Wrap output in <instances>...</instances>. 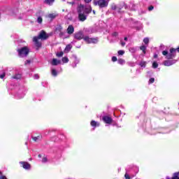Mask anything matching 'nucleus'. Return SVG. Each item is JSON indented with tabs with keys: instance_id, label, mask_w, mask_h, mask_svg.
Wrapping results in <instances>:
<instances>
[{
	"instance_id": "nucleus-1",
	"label": "nucleus",
	"mask_w": 179,
	"mask_h": 179,
	"mask_svg": "<svg viewBox=\"0 0 179 179\" xmlns=\"http://www.w3.org/2000/svg\"><path fill=\"white\" fill-rule=\"evenodd\" d=\"M78 19L80 22H85L87 18V14L92 12V6L90 5L80 4L78 8Z\"/></svg>"
},
{
	"instance_id": "nucleus-2",
	"label": "nucleus",
	"mask_w": 179,
	"mask_h": 179,
	"mask_svg": "<svg viewBox=\"0 0 179 179\" xmlns=\"http://www.w3.org/2000/svg\"><path fill=\"white\" fill-rule=\"evenodd\" d=\"M48 37V34L45 33L44 31H41L38 36L34 37L33 41L36 47V50H38V48H41V43L38 42V40H47Z\"/></svg>"
},
{
	"instance_id": "nucleus-3",
	"label": "nucleus",
	"mask_w": 179,
	"mask_h": 179,
	"mask_svg": "<svg viewBox=\"0 0 179 179\" xmlns=\"http://www.w3.org/2000/svg\"><path fill=\"white\" fill-rule=\"evenodd\" d=\"M18 56L20 58H24L29 55V52H30V49L27 48V46L22 47L20 49H17Z\"/></svg>"
},
{
	"instance_id": "nucleus-4",
	"label": "nucleus",
	"mask_w": 179,
	"mask_h": 179,
	"mask_svg": "<svg viewBox=\"0 0 179 179\" xmlns=\"http://www.w3.org/2000/svg\"><path fill=\"white\" fill-rule=\"evenodd\" d=\"M84 41L87 43V44H97L99 43V38H90V36H85L83 38Z\"/></svg>"
},
{
	"instance_id": "nucleus-5",
	"label": "nucleus",
	"mask_w": 179,
	"mask_h": 179,
	"mask_svg": "<svg viewBox=\"0 0 179 179\" xmlns=\"http://www.w3.org/2000/svg\"><path fill=\"white\" fill-rule=\"evenodd\" d=\"M95 5L99 8H107L108 6V0H99L95 2Z\"/></svg>"
},
{
	"instance_id": "nucleus-6",
	"label": "nucleus",
	"mask_w": 179,
	"mask_h": 179,
	"mask_svg": "<svg viewBox=\"0 0 179 179\" xmlns=\"http://www.w3.org/2000/svg\"><path fill=\"white\" fill-rule=\"evenodd\" d=\"M176 62H177V60H176V59L165 60L163 62V65H164V66H171V65H174V64H176Z\"/></svg>"
},
{
	"instance_id": "nucleus-7",
	"label": "nucleus",
	"mask_w": 179,
	"mask_h": 179,
	"mask_svg": "<svg viewBox=\"0 0 179 179\" xmlns=\"http://www.w3.org/2000/svg\"><path fill=\"white\" fill-rule=\"evenodd\" d=\"M62 25H59L57 28V30H59L60 34L59 36L62 38H69V36H65V32L62 31Z\"/></svg>"
},
{
	"instance_id": "nucleus-8",
	"label": "nucleus",
	"mask_w": 179,
	"mask_h": 179,
	"mask_svg": "<svg viewBox=\"0 0 179 179\" xmlns=\"http://www.w3.org/2000/svg\"><path fill=\"white\" fill-rule=\"evenodd\" d=\"M20 164L22 165V167H23L24 170H30V169H31V166L30 164H29V162H20Z\"/></svg>"
},
{
	"instance_id": "nucleus-9",
	"label": "nucleus",
	"mask_w": 179,
	"mask_h": 179,
	"mask_svg": "<svg viewBox=\"0 0 179 179\" xmlns=\"http://www.w3.org/2000/svg\"><path fill=\"white\" fill-rule=\"evenodd\" d=\"M74 38L76 40H82V38H85L83 37V33L82 31H78L74 34Z\"/></svg>"
},
{
	"instance_id": "nucleus-10",
	"label": "nucleus",
	"mask_w": 179,
	"mask_h": 179,
	"mask_svg": "<svg viewBox=\"0 0 179 179\" xmlns=\"http://www.w3.org/2000/svg\"><path fill=\"white\" fill-rule=\"evenodd\" d=\"M26 88H23L22 91H19L18 94H17V98L18 99H23V97H24V96H26Z\"/></svg>"
},
{
	"instance_id": "nucleus-11",
	"label": "nucleus",
	"mask_w": 179,
	"mask_h": 179,
	"mask_svg": "<svg viewBox=\"0 0 179 179\" xmlns=\"http://www.w3.org/2000/svg\"><path fill=\"white\" fill-rule=\"evenodd\" d=\"M61 64H62V62L57 59H52L51 62V65H52L53 66H57V65H59Z\"/></svg>"
},
{
	"instance_id": "nucleus-12",
	"label": "nucleus",
	"mask_w": 179,
	"mask_h": 179,
	"mask_svg": "<svg viewBox=\"0 0 179 179\" xmlns=\"http://www.w3.org/2000/svg\"><path fill=\"white\" fill-rule=\"evenodd\" d=\"M75 31V28L73 25H69L66 29V33L69 35L73 34V32Z\"/></svg>"
},
{
	"instance_id": "nucleus-13",
	"label": "nucleus",
	"mask_w": 179,
	"mask_h": 179,
	"mask_svg": "<svg viewBox=\"0 0 179 179\" xmlns=\"http://www.w3.org/2000/svg\"><path fill=\"white\" fill-rule=\"evenodd\" d=\"M103 121H104L106 124H111L113 122V119L108 116H103Z\"/></svg>"
},
{
	"instance_id": "nucleus-14",
	"label": "nucleus",
	"mask_w": 179,
	"mask_h": 179,
	"mask_svg": "<svg viewBox=\"0 0 179 179\" xmlns=\"http://www.w3.org/2000/svg\"><path fill=\"white\" fill-rule=\"evenodd\" d=\"M90 125L91 127H92L94 128V129L95 128H97V127H100V122H96V121H94V120H92L90 122Z\"/></svg>"
},
{
	"instance_id": "nucleus-15",
	"label": "nucleus",
	"mask_w": 179,
	"mask_h": 179,
	"mask_svg": "<svg viewBox=\"0 0 179 179\" xmlns=\"http://www.w3.org/2000/svg\"><path fill=\"white\" fill-rule=\"evenodd\" d=\"M73 58H74V61L71 64V66H73V68H76V65L79 64L80 60L79 59H78V57H76V56H73Z\"/></svg>"
},
{
	"instance_id": "nucleus-16",
	"label": "nucleus",
	"mask_w": 179,
	"mask_h": 179,
	"mask_svg": "<svg viewBox=\"0 0 179 179\" xmlns=\"http://www.w3.org/2000/svg\"><path fill=\"white\" fill-rule=\"evenodd\" d=\"M166 179H179V171L178 172H176V173H174L173 174V176L172 178H170L169 176H166Z\"/></svg>"
},
{
	"instance_id": "nucleus-17",
	"label": "nucleus",
	"mask_w": 179,
	"mask_h": 179,
	"mask_svg": "<svg viewBox=\"0 0 179 179\" xmlns=\"http://www.w3.org/2000/svg\"><path fill=\"white\" fill-rule=\"evenodd\" d=\"M166 179H179V171L178 172H176V173H174L173 174V176L172 178H170L169 176H166Z\"/></svg>"
},
{
	"instance_id": "nucleus-18",
	"label": "nucleus",
	"mask_w": 179,
	"mask_h": 179,
	"mask_svg": "<svg viewBox=\"0 0 179 179\" xmlns=\"http://www.w3.org/2000/svg\"><path fill=\"white\" fill-rule=\"evenodd\" d=\"M57 16H58V14L54 13H50L48 15V17H50V19H51L52 20L55 19V17H57Z\"/></svg>"
},
{
	"instance_id": "nucleus-19",
	"label": "nucleus",
	"mask_w": 179,
	"mask_h": 179,
	"mask_svg": "<svg viewBox=\"0 0 179 179\" xmlns=\"http://www.w3.org/2000/svg\"><path fill=\"white\" fill-rule=\"evenodd\" d=\"M62 64H68V62H69V59L68 58V57H64L62 59Z\"/></svg>"
},
{
	"instance_id": "nucleus-20",
	"label": "nucleus",
	"mask_w": 179,
	"mask_h": 179,
	"mask_svg": "<svg viewBox=\"0 0 179 179\" xmlns=\"http://www.w3.org/2000/svg\"><path fill=\"white\" fill-rule=\"evenodd\" d=\"M13 79H16L17 80H19V79H22V74L20 73H17V74H15V76H13L12 77Z\"/></svg>"
},
{
	"instance_id": "nucleus-21",
	"label": "nucleus",
	"mask_w": 179,
	"mask_h": 179,
	"mask_svg": "<svg viewBox=\"0 0 179 179\" xmlns=\"http://www.w3.org/2000/svg\"><path fill=\"white\" fill-rule=\"evenodd\" d=\"M55 2V0H45L44 3H46V5H52Z\"/></svg>"
},
{
	"instance_id": "nucleus-22",
	"label": "nucleus",
	"mask_w": 179,
	"mask_h": 179,
	"mask_svg": "<svg viewBox=\"0 0 179 179\" xmlns=\"http://www.w3.org/2000/svg\"><path fill=\"white\" fill-rule=\"evenodd\" d=\"M72 49L71 45H67L64 49L65 52H69Z\"/></svg>"
},
{
	"instance_id": "nucleus-23",
	"label": "nucleus",
	"mask_w": 179,
	"mask_h": 179,
	"mask_svg": "<svg viewBox=\"0 0 179 179\" xmlns=\"http://www.w3.org/2000/svg\"><path fill=\"white\" fill-rule=\"evenodd\" d=\"M51 73L52 76H57L58 75V71H57L55 69H52Z\"/></svg>"
},
{
	"instance_id": "nucleus-24",
	"label": "nucleus",
	"mask_w": 179,
	"mask_h": 179,
	"mask_svg": "<svg viewBox=\"0 0 179 179\" xmlns=\"http://www.w3.org/2000/svg\"><path fill=\"white\" fill-rule=\"evenodd\" d=\"M140 50H141V51H143V54H146V46L141 45L140 47Z\"/></svg>"
},
{
	"instance_id": "nucleus-25",
	"label": "nucleus",
	"mask_w": 179,
	"mask_h": 179,
	"mask_svg": "<svg viewBox=\"0 0 179 179\" xmlns=\"http://www.w3.org/2000/svg\"><path fill=\"white\" fill-rule=\"evenodd\" d=\"M117 64H120V65H124V64H125V60L123 59H119L117 60Z\"/></svg>"
},
{
	"instance_id": "nucleus-26",
	"label": "nucleus",
	"mask_w": 179,
	"mask_h": 179,
	"mask_svg": "<svg viewBox=\"0 0 179 179\" xmlns=\"http://www.w3.org/2000/svg\"><path fill=\"white\" fill-rule=\"evenodd\" d=\"M33 141H34V142H37V141H40V139H41V136H38L36 137H32Z\"/></svg>"
},
{
	"instance_id": "nucleus-27",
	"label": "nucleus",
	"mask_w": 179,
	"mask_h": 179,
	"mask_svg": "<svg viewBox=\"0 0 179 179\" xmlns=\"http://www.w3.org/2000/svg\"><path fill=\"white\" fill-rule=\"evenodd\" d=\"M37 22L39 23V24H41V23H43V17H41V16H38L37 18Z\"/></svg>"
},
{
	"instance_id": "nucleus-28",
	"label": "nucleus",
	"mask_w": 179,
	"mask_h": 179,
	"mask_svg": "<svg viewBox=\"0 0 179 179\" xmlns=\"http://www.w3.org/2000/svg\"><path fill=\"white\" fill-rule=\"evenodd\" d=\"M143 43L145 45H148L149 44V38H144Z\"/></svg>"
},
{
	"instance_id": "nucleus-29",
	"label": "nucleus",
	"mask_w": 179,
	"mask_h": 179,
	"mask_svg": "<svg viewBox=\"0 0 179 179\" xmlns=\"http://www.w3.org/2000/svg\"><path fill=\"white\" fill-rule=\"evenodd\" d=\"M129 50L132 53L134 54V52H136V48H130Z\"/></svg>"
},
{
	"instance_id": "nucleus-30",
	"label": "nucleus",
	"mask_w": 179,
	"mask_h": 179,
	"mask_svg": "<svg viewBox=\"0 0 179 179\" xmlns=\"http://www.w3.org/2000/svg\"><path fill=\"white\" fill-rule=\"evenodd\" d=\"M140 66H141V68H145L146 66V62H140Z\"/></svg>"
},
{
	"instance_id": "nucleus-31",
	"label": "nucleus",
	"mask_w": 179,
	"mask_h": 179,
	"mask_svg": "<svg viewBox=\"0 0 179 179\" xmlns=\"http://www.w3.org/2000/svg\"><path fill=\"white\" fill-rule=\"evenodd\" d=\"M157 66H159V64H157V62H154L152 63V68H154V69H156V68H157Z\"/></svg>"
},
{
	"instance_id": "nucleus-32",
	"label": "nucleus",
	"mask_w": 179,
	"mask_h": 179,
	"mask_svg": "<svg viewBox=\"0 0 179 179\" xmlns=\"http://www.w3.org/2000/svg\"><path fill=\"white\" fill-rule=\"evenodd\" d=\"M57 57H58L59 58H61V57H62L64 55V52H57L56 54Z\"/></svg>"
},
{
	"instance_id": "nucleus-33",
	"label": "nucleus",
	"mask_w": 179,
	"mask_h": 179,
	"mask_svg": "<svg viewBox=\"0 0 179 179\" xmlns=\"http://www.w3.org/2000/svg\"><path fill=\"white\" fill-rule=\"evenodd\" d=\"M148 83L149 85H152V83H155V78H150Z\"/></svg>"
},
{
	"instance_id": "nucleus-34",
	"label": "nucleus",
	"mask_w": 179,
	"mask_h": 179,
	"mask_svg": "<svg viewBox=\"0 0 179 179\" xmlns=\"http://www.w3.org/2000/svg\"><path fill=\"white\" fill-rule=\"evenodd\" d=\"M117 54H118V55H124V54H125V51H124V50H119L117 52Z\"/></svg>"
},
{
	"instance_id": "nucleus-35",
	"label": "nucleus",
	"mask_w": 179,
	"mask_h": 179,
	"mask_svg": "<svg viewBox=\"0 0 179 179\" xmlns=\"http://www.w3.org/2000/svg\"><path fill=\"white\" fill-rule=\"evenodd\" d=\"M47 162H48L47 157H43L42 159V163H47Z\"/></svg>"
},
{
	"instance_id": "nucleus-36",
	"label": "nucleus",
	"mask_w": 179,
	"mask_h": 179,
	"mask_svg": "<svg viewBox=\"0 0 179 179\" xmlns=\"http://www.w3.org/2000/svg\"><path fill=\"white\" fill-rule=\"evenodd\" d=\"M127 64L129 65V66H135V63L132 62H127Z\"/></svg>"
},
{
	"instance_id": "nucleus-37",
	"label": "nucleus",
	"mask_w": 179,
	"mask_h": 179,
	"mask_svg": "<svg viewBox=\"0 0 179 179\" xmlns=\"http://www.w3.org/2000/svg\"><path fill=\"white\" fill-rule=\"evenodd\" d=\"M124 178L131 179L132 178L131 176H129V175L128 173H126L125 175H124Z\"/></svg>"
},
{
	"instance_id": "nucleus-38",
	"label": "nucleus",
	"mask_w": 179,
	"mask_h": 179,
	"mask_svg": "<svg viewBox=\"0 0 179 179\" xmlns=\"http://www.w3.org/2000/svg\"><path fill=\"white\" fill-rule=\"evenodd\" d=\"M112 61H113V62H117V57H112Z\"/></svg>"
},
{
	"instance_id": "nucleus-39",
	"label": "nucleus",
	"mask_w": 179,
	"mask_h": 179,
	"mask_svg": "<svg viewBox=\"0 0 179 179\" xmlns=\"http://www.w3.org/2000/svg\"><path fill=\"white\" fill-rule=\"evenodd\" d=\"M5 78V73H3L1 75H0V78L3 79Z\"/></svg>"
},
{
	"instance_id": "nucleus-40",
	"label": "nucleus",
	"mask_w": 179,
	"mask_h": 179,
	"mask_svg": "<svg viewBox=\"0 0 179 179\" xmlns=\"http://www.w3.org/2000/svg\"><path fill=\"white\" fill-rule=\"evenodd\" d=\"M153 9H154V7H153V6H150L149 8H148V10H153Z\"/></svg>"
},
{
	"instance_id": "nucleus-41",
	"label": "nucleus",
	"mask_w": 179,
	"mask_h": 179,
	"mask_svg": "<svg viewBox=\"0 0 179 179\" xmlns=\"http://www.w3.org/2000/svg\"><path fill=\"white\" fill-rule=\"evenodd\" d=\"M34 79H38V78H39L38 74H35L34 76Z\"/></svg>"
},
{
	"instance_id": "nucleus-42",
	"label": "nucleus",
	"mask_w": 179,
	"mask_h": 179,
	"mask_svg": "<svg viewBox=\"0 0 179 179\" xmlns=\"http://www.w3.org/2000/svg\"><path fill=\"white\" fill-rule=\"evenodd\" d=\"M85 3H89L90 2H92V0H84Z\"/></svg>"
},
{
	"instance_id": "nucleus-43",
	"label": "nucleus",
	"mask_w": 179,
	"mask_h": 179,
	"mask_svg": "<svg viewBox=\"0 0 179 179\" xmlns=\"http://www.w3.org/2000/svg\"><path fill=\"white\" fill-rule=\"evenodd\" d=\"M125 44H126L125 42L121 41V45H122V47H124Z\"/></svg>"
},
{
	"instance_id": "nucleus-44",
	"label": "nucleus",
	"mask_w": 179,
	"mask_h": 179,
	"mask_svg": "<svg viewBox=\"0 0 179 179\" xmlns=\"http://www.w3.org/2000/svg\"><path fill=\"white\" fill-rule=\"evenodd\" d=\"M112 9L113 10H115V9H117V6H112Z\"/></svg>"
},
{
	"instance_id": "nucleus-45",
	"label": "nucleus",
	"mask_w": 179,
	"mask_h": 179,
	"mask_svg": "<svg viewBox=\"0 0 179 179\" xmlns=\"http://www.w3.org/2000/svg\"><path fill=\"white\" fill-rule=\"evenodd\" d=\"M27 64H30V60H27L25 62V65H27Z\"/></svg>"
},
{
	"instance_id": "nucleus-46",
	"label": "nucleus",
	"mask_w": 179,
	"mask_h": 179,
	"mask_svg": "<svg viewBox=\"0 0 179 179\" xmlns=\"http://www.w3.org/2000/svg\"><path fill=\"white\" fill-rule=\"evenodd\" d=\"M113 36H118V33L115 32V33L113 34Z\"/></svg>"
},
{
	"instance_id": "nucleus-47",
	"label": "nucleus",
	"mask_w": 179,
	"mask_h": 179,
	"mask_svg": "<svg viewBox=\"0 0 179 179\" xmlns=\"http://www.w3.org/2000/svg\"><path fill=\"white\" fill-rule=\"evenodd\" d=\"M124 41H128V38L127 37H124Z\"/></svg>"
},
{
	"instance_id": "nucleus-48",
	"label": "nucleus",
	"mask_w": 179,
	"mask_h": 179,
	"mask_svg": "<svg viewBox=\"0 0 179 179\" xmlns=\"http://www.w3.org/2000/svg\"><path fill=\"white\" fill-rule=\"evenodd\" d=\"M154 58H157V54L154 55Z\"/></svg>"
},
{
	"instance_id": "nucleus-49",
	"label": "nucleus",
	"mask_w": 179,
	"mask_h": 179,
	"mask_svg": "<svg viewBox=\"0 0 179 179\" xmlns=\"http://www.w3.org/2000/svg\"><path fill=\"white\" fill-rule=\"evenodd\" d=\"M69 3H71V5H75V2Z\"/></svg>"
},
{
	"instance_id": "nucleus-50",
	"label": "nucleus",
	"mask_w": 179,
	"mask_h": 179,
	"mask_svg": "<svg viewBox=\"0 0 179 179\" xmlns=\"http://www.w3.org/2000/svg\"><path fill=\"white\" fill-rule=\"evenodd\" d=\"M1 176H3V175L2 174V172L0 171V177H1Z\"/></svg>"
},
{
	"instance_id": "nucleus-51",
	"label": "nucleus",
	"mask_w": 179,
	"mask_h": 179,
	"mask_svg": "<svg viewBox=\"0 0 179 179\" xmlns=\"http://www.w3.org/2000/svg\"><path fill=\"white\" fill-rule=\"evenodd\" d=\"M93 13H96V11L93 10Z\"/></svg>"
},
{
	"instance_id": "nucleus-52",
	"label": "nucleus",
	"mask_w": 179,
	"mask_h": 179,
	"mask_svg": "<svg viewBox=\"0 0 179 179\" xmlns=\"http://www.w3.org/2000/svg\"><path fill=\"white\" fill-rule=\"evenodd\" d=\"M38 157H41V155H38Z\"/></svg>"
},
{
	"instance_id": "nucleus-53",
	"label": "nucleus",
	"mask_w": 179,
	"mask_h": 179,
	"mask_svg": "<svg viewBox=\"0 0 179 179\" xmlns=\"http://www.w3.org/2000/svg\"><path fill=\"white\" fill-rule=\"evenodd\" d=\"M80 48V46L77 47V48Z\"/></svg>"
},
{
	"instance_id": "nucleus-54",
	"label": "nucleus",
	"mask_w": 179,
	"mask_h": 179,
	"mask_svg": "<svg viewBox=\"0 0 179 179\" xmlns=\"http://www.w3.org/2000/svg\"><path fill=\"white\" fill-rule=\"evenodd\" d=\"M76 1H80V0H76Z\"/></svg>"
}]
</instances>
